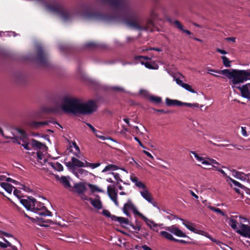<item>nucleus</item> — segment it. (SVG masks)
Instances as JSON below:
<instances>
[{"label":"nucleus","mask_w":250,"mask_h":250,"mask_svg":"<svg viewBox=\"0 0 250 250\" xmlns=\"http://www.w3.org/2000/svg\"><path fill=\"white\" fill-rule=\"evenodd\" d=\"M223 73L229 79L231 80L232 83L236 85L244 83L247 80H250V69L239 70L232 69L231 70L226 69Z\"/></svg>","instance_id":"obj_3"},{"label":"nucleus","mask_w":250,"mask_h":250,"mask_svg":"<svg viewBox=\"0 0 250 250\" xmlns=\"http://www.w3.org/2000/svg\"><path fill=\"white\" fill-rule=\"evenodd\" d=\"M236 232L242 236L250 239V227L247 225L241 223L240 229L236 230Z\"/></svg>","instance_id":"obj_12"},{"label":"nucleus","mask_w":250,"mask_h":250,"mask_svg":"<svg viewBox=\"0 0 250 250\" xmlns=\"http://www.w3.org/2000/svg\"><path fill=\"white\" fill-rule=\"evenodd\" d=\"M97 108V105L93 100H89L86 103H82L80 101L78 113L83 115L90 114Z\"/></svg>","instance_id":"obj_6"},{"label":"nucleus","mask_w":250,"mask_h":250,"mask_svg":"<svg viewBox=\"0 0 250 250\" xmlns=\"http://www.w3.org/2000/svg\"><path fill=\"white\" fill-rule=\"evenodd\" d=\"M140 193L141 196L145 199L149 203L153 205V206H155L153 203L152 201V198L150 194V193L148 192L147 188L144 190H140Z\"/></svg>","instance_id":"obj_15"},{"label":"nucleus","mask_w":250,"mask_h":250,"mask_svg":"<svg viewBox=\"0 0 250 250\" xmlns=\"http://www.w3.org/2000/svg\"><path fill=\"white\" fill-rule=\"evenodd\" d=\"M130 180L135 184V185L139 189L144 190L147 188L145 184L139 181L138 178L134 175H131L130 177Z\"/></svg>","instance_id":"obj_14"},{"label":"nucleus","mask_w":250,"mask_h":250,"mask_svg":"<svg viewBox=\"0 0 250 250\" xmlns=\"http://www.w3.org/2000/svg\"><path fill=\"white\" fill-rule=\"evenodd\" d=\"M208 208L209 209H210L211 210H212L217 213H219L223 216H226V214L219 208H215L214 207H212V206H209Z\"/></svg>","instance_id":"obj_36"},{"label":"nucleus","mask_w":250,"mask_h":250,"mask_svg":"<svg viewBox=\"0 0 250 250\" xmlns=\"http://www.w3.org/2000/svg\"><path fill=\"white\" fill-rule=\"evenodd\" d=\"M136 223V225H133L132 223H130L129 225L134 230H136L137 231H140V229H141V225L138 223H137V222Z\"/></svg>","instance_id":"obj_44"},{"label":"nucleus","mask_w":250,"mask_h":250,"mask_svg":"<svg viewBox=\"0 0 250 250\" xmlns=\"http://www.w3.org/2000/svg\"><path fill=\"white\" fill-rule=\"evenodd\" d=\"M202 163L207 165H210L212 164H216L218 166L220 165L215 160L211 158H208L207 160H204L202 161Z\"/></svg>","instance_id":"obj_32"},{"label":"nucleus","mask_w":250,"mask_h":250,"mask_svg":"<svg viewBox=\"0 0 250 250\" xmlns=\"http://www.w3.org/2000/svg\"><path fill=\"white\" fill-rule=\"evenodd\" d=\"M149 99L152 103L159 104L162 102V99L160 97L155 96L153 95H150L149 96Z\"/></svg>","instance_id":"obj_29"},{"label":"nucleus","mask_w":250,"mask_h":250,"mask_svg":"<svg viewBox=\"0 0 250 250\" xmlns=\"http://www.w3.org/2000/svg\"><path fill=\"white\" fill-rule=\"evenodd\" d=\"M207 70L208 71V73H209L210 72H215L217 73L222 74L224 75V73H223V70H216V69H213L211 68L210 67H208L207 68Z\"/></svg>","instance_id":"obj_42"},{"label":"nucleus","mask_w":250,"mask_h":250,"mask_svg":"<svg viewBox=\"0 0 250 250\" xmlns=\"http://www.w3.org/2000/svg\"><path fill=\"white\" fill-rule=\"evenodd\" d=\"M201 232H202L201 233H202L203 234L202 235H204L203 233H204V232L201 231ZM205 236L208 237V238H209L211 241L213 242H215L216 243V244H218L219 243V241L216 240L215 239L213 238L212 237H211L209 234L208 233H206V235Z\"/></svg>","instance_id":"obj_47"},{"label":"nucleus","mask_w":250,"mask_h":250,"mask_svg":"<svg viewBox=\"0 0 250 250\" xmlns=\"http://www.w3.org/2000/svg\"><path fill=\"white\" fill-rule=\"evenodd\" d=\"M80 100L77 98L65 97L62 104V109L67 113H78Z\"/></svg>","instance_id":"obj_4"},{"label":"nucleus","mask_w":250,"mask_h":250,"mask_svg":"<svg viewBox=\"0 0 250 250\" xmlns=\"http://www.w3.org/2000/svg\"><path fill=\"white\" fill-rule=\"evenodd\" d=\"M31 144L33 147H36L39 149H42L43 147H46V146L42 143L34 139H31Z\"/></svg>","instance_id":"obj_22"},{"label":"nucleus","mask_w":250,"mask_h":250,"mask_svg":"<svg viewBox=\"0 0 250 250\" xmlns=\"http://www.w3.org/2000/svg\"><path fill=\"white\" fill-rule=\"evenodd\" d=\"M160 234L164 236L166 239L172 241L173 239V236L169 233L165 231H162L160 232Z\"/></svg>","instance_id":"obj_34"},{"label":"nucleus","mask_w":250,"mask_h":250,"mask_svg":"<svg viewBox=\"0 0 250 250\" xmlns=\"http://www.w3.org/2000/svg\"><path fill=\"white\" fill-rule=\"evenodd\" d=\"M142 64L145 65V66L150 69H157L159 67L158 65L155 63L154 62H141Z\"/></svg>","instance_id":"obj_24"},{"label":"nucleus","mask_w":250,"mask_h":250,"mask_svg":"<svg viewBox=\"0 0 250 250\" xmlns=\"http://www.w3.org/2000/svg\"><path fill=\"white\" fill-rule=\"evenodd\" d=\"M216 51L217 52L221 54H226L227 52L224 50L221 49L220 48H217Z\"/></svg>","instance_id":"obj_63"},{"label":"nucleus","mask_w":250,"mask_h":250,"mask_svg":"<svg viewBox=\"0 0 250 250\" xmlns=\"http://www.w3.org/2000/svg\"><path fill=\"white\" fill-rule=\"evenodd\" d=\"M100 166V163H90L86 161H85V167H90L93 169L95 168Z\"/></svg>","instance_id":"obj_35"},{"label":"nucleus","mask_w":250,"mask_h":250,"mask_svg":"<svg viewBox=\"0 0 250 250\" xmlns=\"http://www.w3.org/2000/svg\"><path fill=\"white\" fill-rule=\"evenodd\" d=\"M134 139L138 143L139 145L141 146H142L143 148H145L144 146L143 145V144L142 143L141 141L140 140V139L138 137H135Z\"/></svg>","instance_id":"obj_62"},{"label":"nucleus","mask_w":250,"mask_h":250,"mask_svg":"<svg viewBox=\"0 0 250 250\" xmlns=\"http://www.w3.org/2000/svg\"><path fill=\"white\" fill-rule=\"evenodd\" d=\"M118 169L119 167L113 164H108L105 166V167L104 168V169L102 170V172H105L109 171H113Z\"/></svg>","instance_id":"obj_26"},{"label":"nucleus","mask_w":250,"mask_h":250,"mask_svg":"<svg viewBox=\"0 0 250 250\" xmlns=\"http://www.w3.org/2000/svg\"><path fill=\"white\" fill-rule=\"evenodd\" d=\"M89 201L94 208L98 209L102 208V203L100 199L89 198Z\"/></svg>","instance_id":"obj_17"},{"label":"nucleus","mask_w":250,"mask_h":250,"mask_svg":"<svg viewBox=\"0 0 250 250\" xmlns=\"http://www.w3.org/2000/svg\"><path fill=\"white\" fill-rule=\"evenodd\" d=\"M129 210H131L135 215H138L145 222H148L149 219L144 216L142 213L138 211L135 205L133 204L130 199H128L127 202L124 205L123 208V212L127 216H130V213L128 211Z\"/></svg>","instance_id":"obj_7"},{"label":"nucleus","mask_w":250,"mask_h":250,"mask_svg":"<svg viewBox=\"0 0 250 250\" xmlns=\"http://www.w3.org/2000/svg\"><path fill=\"white\" fill-rule=\"evenodd\" d=\"M110 174H112L114 176V179L117 181V182L115 183L116 185H118L119 182H123V180L121 179L120 177V175L119 173L111 172Z\"/></svg>","instance_id":"obj_39"},{"label":"nucleus","mask_w":250,"mask_h":250,"mask_svg":"<svg viewBox=\"0 0 250 250\" xmlns=\"http://www.w3.org/2000/svg\"><path fill=\"white\" fill-rule=\"evenodd\" d=\"M20 139H21L23 143L26 142V140L27 139V135L26 133L24 134L22 136H21Z\"/></svg>","instance_id":"obj_57"},{"label":"nucleus","mask_w":250,"mask_h":250,"mask_svg":"<svg viewBox=\"0 0 250 250\" xmlns=\"http://www.w3.org/2000/svg\"><path fill=\"white\" fill-rule=\"evenodd\" d=\"M112 89L114 90V91H121L124 90V89L122 87H119V86H113L112 87Z\"/></svg>","instance_id":"obj_60"},{"label":"nucleus","mask_w":250,"mask_h":250,"mask_svg":"<svg viewBox=\"0 0 250 250\" xmlns=\"http://www.w3.org/2000/svg\"><path fill=\"white\" fill-rule=\"evenodd\" d=\"M103 4L108 5L116 11L112 15H106L94 10L93 6L90 4L83 5L81 8V14L83 18L87 20L95 21L110 22L115 20H122L128 26L139 30L153 31L154 26L152 21H147L146 26H141L139 22L140 17L138 12L130 4L128 0H100Z\"/></svg>","instance_id":"obj_1"},{"label":"nucleus","mask_w":250,"mask_h":250,"mask_svg":"<svg viewBox=\"0 0 250 250\" xmlns=\"http://www.w3.org/2000/svg\"><path fill=\"white\" fill-rule=\"evenodd\" d=\"M86 124L91 129L94 133H96V132H100V131H98L95 129L94 127L90 123H87Z\"/></svg>","instance_id":"obj_53"},{"label":"nucleus","mask_w":250,"mask_h":250,"mask_svg":"<svg viewBox=\"0 0 250 250\" xmlns=\"http://www.w3.org/2000/svg\"><path fill=\"white\" fill-rule=\"evenodd\" d=\"M113 217L115 219V220H114V221H117L121 225L125 224L129 225L131 223L127 218L123 217L113 216Z\"/></svg>","instance_id":"obj_18"},{"label":"nucleus","mask_w":250,"mask_h":250,"mask_svg":"<svg viewBox=\"0 0 250 250\" xmlns=\"http://www.w3.org/2000/svg\"><path fill=\"white\" fill-rule=\"evenodd\" d=\"M22 146L26 150H30L31 148L29 146V143L27 142L23 143L22 144Z\"/></svg>","instance_id":"obj_56"},{"label":"nucleus","mask_w":250,"mask_h":250,"mask_svg":"<svg viewBox=\"0 0 250 250\" xmlns=\"http://www.w3.org/2000/svg\"><path fill=\"white\" fill-rule=\"evenodd\" d=\"M146 223V225L149 227V228L150 229H152V227H151V224H153V226L154 227H157V224H155L154 221H152V220H150L149 219V221H148V222H145Z\"/></svg>","instance_id":"obj_54"},{"label":"nucleus","mask_w":250,"mask_h":250,"mask_svg":"<svg viewBox=\"0 0 250 250\" xmlns=\"http://www.w3.org/2000/svg\"><path fill=\"white\" fill-rule=\"evenodd\" d=\"M14 194L19 199H21V191L15 188L13 192Z\"/></svg>","instance_id":"obj_50"},{"label":"nucleus","mask_w":250,"mask_h":250,"mask_svg":"<svg viewBox=\"0 0 250 250\" xmlns=\"http://www.w3.org/2000/svg\"><path fill=\"white\" fill-rule=\"evenodd\" d=\"M241 130H242V135L244 136H247V131L246 130V127H241Z\"/></svg>","instance_id":"obj_61"},{"label":"nucleus","mask_w":250,"mask_h":250,"mask_svg":"<svg viewBox=\"0 0 250 250\" xmlns=\"http://www.w3.org/2000/svg\"><path fill=\"white\" fill-rule=\"evenodd\" d=\"M229 180H230V181L232 183H233L235 186H236V187H239V188H242V189H247V188H246L245 186H244V185H242V184H241V183H240L239 182H237V181H235V180H234L232 179V178H231L230 177H229Z\"/></svg>","instance_id":"obj_33"},{"label":"nucleus","mask_w":250,"mask_h":250,"mask_svg":"<svg viewBox=\"0 0 250 250\" xmlns=\"http://www.w3.org/2000/svg\"><path fill=\"white\" fill-rule=\"evenodd\" d=\"M175 235L178 237H188L189 238L188 236L185 233H184L181 230H180L178 228Z\"/></svg>","instance_id":"obj_40"},{"label":"nucleus","mask_w":250,"mask_h":250,"mask_svg":"<svg viewBox=\"0 0 250 250\" xmlns=\"http://www.w3.org/2000/svg\"><path fill=\"white\" fill-rule=\"evenodd\" d=\"M85 46L88 48H96L97 44L93 42H89L85 44Z\"/></svg>","instance_id":"obj_51"},{"label":"nucleus","mask_w":250,"mask_h":250,"mask_svg":"<svg viewBox=\"0 0 250 250\" xmlns=\"http://www.w3.org/2000/svg\"><path fill=\"white\" fill-rule=\"evenodd\" d=\"M37 157L39 160H42L43 157V154L42 152L39 151L37 152Z\"/></svg>","instance_id":"obj_55"},{"label":"nucleus","mask_w":250,"mask_h":250,"mask_svg":"<svg viewBox=\"0 0 250 250\" xmlns=\"http://www.w3.org/2000/svg\"><path fill=\"white\" fill-rule=\"evenodd\" d=\"M49 165H50L54 169L58 171H62L63 169V166L59 162L56 163H49Z\"/></svg>","instance_id":"obj_27"},{"label":"nucleus","mask_w":250,"mask_h":250,"mask_svg":"<svg viewBox=\"0 0 250 250\" xmlns=\"http://www.w3.org/2000/svg\"><path fill=\"white\" fill-rule=\"evenodd\" d=\"M166 104L168 106H175V105L181 106L185 105V106H189V107H192V106L196 107H199V104L198 103L191 104L190 103H183L178 100H172V99H170L168 98H167L166 99Z\"/></svg>","instance_id":"obj_9"},{"label":"nucleus","mask_w":250,"mask_h":250,"mask_svg":"<svg viewBox=\"0 0 250 250\" xmlns=\"http://www.w3.org/2000/svg\"><path fill=\"white\" fill-rule=\"evenodd\" d=\"M50 121H44V122H36L33 121L30 123V125L33 127L39 128L41 126L48 125Z\"/></svg>","instance_id":"obj_20"},{"label":"nucleus","mask_w":250,"mask_h":250,"mask_svg":"<svg viewBox=\"0 0 250 250\" xmlns=\"http://www.w3.org/2000/svg\"><path fill=\"white\" fill-rule=\"evenodd\" d=\"M103 215L104 216L110 218L112 221L115 220V219L113 218V216H116L114 215L111 214L110 211L107 209H104L102 212Z\"/></svg>","instance_id":"obj_37"},{"label":"nucleus","mask_w":250,"mask_h":250,"mask_svg":"<svg viewBox=\"0 0 250 250\" xmlns=\"http://www.w3.org/2000/svg\"><path fill=\"white\" fill-rule=\"evenodd\" d=\"M181 221L183 222V224L189 230L196 233L203 234L202 233H201L200 231L201 230H197L196 229L193 228L191 226V224L189 222L185 221V220L183 219H180Z\"/></svg>","instance_id":"obj_16"},{"label":"nucleus","mask_w":250,"mask_h":250,"mask_svg":"<svg viewBox=\"0 0 250 250\" xmlns=\"http://www.w3.org/2000/svg\"><path fill=\"white\" fill-rule=\"evenodd\" d=\"M72 145L73 146H74V147L75 148V149L76 150V152L75 153V154L77 156V157H79V155L78 154H79L80 153V148L79 147V146L77 145L76 144V143L75 142H73L72 143Z\"/></svg>","instance_id":"obj_46"},{"label":"nucleus","mask_w":250,"mask_h":250,"mask_svg":"<svg viewBox=\"0 0 250 250\" xmlns=\"http://www.w3.org/2000/svg\"><path fill=\"white\" fill-rule=\"evenodd\" d=\"M99 133H101V132L100 131V132H96V133H94L95 136L97 138H99V139H101L102 140H107V139H110L109 138L105 137V136H103V135H101L99 134Z\"/></svg>","instance_id":"obj_48"},{"label":"nucleus","mask_w":250,"mask_h":250,"mask_svg":"<svg viewBox=\"0 0 250 250\" xmlns=\"http://www.w3.org/2000/svg\"><path fill=\"white\" fill-rule=\"evenodd\" d=\"M88 187L91 189L92 192H104V191L102 189L99 188L97 186L92 184H89Z\"/></svg>","instance_id":"obj_31"},{"label":"nucleus","mask_w":250,"mask_h":250,"mask_svg":"<svg viewBox=\"0 0 250 250\" xmlns=\"http://www.w3.org/2000/svg\"><path fill=\"white\" fill-rule=\"evenodd\" d=\"M176 83L180 85L181 86L183 87V84H184L185 83H183V82L179 78H177L176 79Z\"/></svg>","instance_id":"obj_58"},{"label":"nucleus","mask_w":250,"mask_h":250,"mask_svg":"<svg viewBox=\"0 0 250 250\" xmlns=\"http://www.w3.org/2000/svg\"><path fill=\"white\" fill-rule=\"evenodd\" d=\"M17 131L19 132V134H21V136H22L26 133L25 131L21 129L18 128Z\"/></svg>","instance_id":"obj_64"},{"label":"nucleus","mask_w":250,"mask_h":250,"mask_svg":"<svg viewBox=\"0 0 250 250\" xmlns=\"http://www.w3.org/2000/svg\"><path fill=\"white\" fill-rule=\"evenodd\" d=\"M50 9L53 13L59 15L63 21H69L73 17V14L66 10L62 4L51 6Z\"/></svg>","instance_id":"obj_5"},{"label":"nucleus","mask_w":250,"mask_h":250,"mask_svg":"<svg viewBox=\"0 0 250 250\" xmlns=\"http://www.w3.org/2000/svg\"><path fill=\"white\" fill-rule=\"evenodd\" d=\"M177 229L178 228L174 226H172L171 227H168L166 229L170 231V232L172 233L173 234H175Z\"/></svg>","instance_id":"obj_45"},{"label":"nucleus","mask_w":250,"mask_h":250,"mask_svg":"<svg viewBox=\"0 0 250 250\" xmlns=\"http://www.w3.org/2000/svg\"><path fill=\"white\" fill-rule=\"evenodd\" d=\"M228 224L229 225L234 229L235 230V231H236V230L238 229V228H237V224H238V222H237L236 220H235V219L232 218H228Z\"/></svg>","instance_id":"obj_28"},{"label":"nucleus","mask_w":250,"mask_h":250,"mask_svg":"<svg viewBox=\"0 0 250 250\" xmlns=\"http://www.w3.org/2000/svg\"><path fill=\"white\" fill-rule=\"evenodd\" d=\"M66 166L71 170L76 169V167H85V163L81 161L76 158L72 157L71 161L65 163Z\"/></svg>","instance_id":"obj_10"},{"label":"nucleus","mask_w":250,"mask_h":250,"mask_svg":"<svg viewBox=\"0 0 250 250\" xmlns=\"http://www.w3.org/2000/svg\"><path fill=\"white\" fill-rule=\"evenodd\" d=\"M107 192L111 200L115 203L116 206H118L117 191L115 189V186L109 185L107 188Z\"/></svg>","instance_id":"obj_11"},{"label":"nucleus","mask_w":250,"mask_h":250,"mask_svg":"<svg viewBox=\"0 0 250 250\" xmlns=\"http://www.w3.org/2000/svg\"><path fill=\"white\" fill-rule=\"evenodd\" d=\"M74 188L76 191L79 194H83L86 190L85 186L82 183L75 185L74 186Z\"/></svg>","instance_id":"obj_23"},{"label":"nucleus","mask_w":250,"mask_h":250,"mask_svg":"<svg viewBox=\"0 0 250 250\" xmlns=\"http://www.w3.org/2000/svg\"><path fill=\"white\" fill-rule=\"evenodd\" d=\"M60 182L62 184L64 187L65 188H69L71 187L70 183L67 178L64 176H62L60 179Z\"/></svg>","instance_id":"obj_30"},{"label":"nucleus","mask_w":250,"mask_h":250,"mask_svg":"<svg viewBox=\"0 0 250 250\" xmlns=\"http://www.w3.org/2000/svg\"><path fill=\"white\" fill-rule=\"evenodd\" d=\"M222 59L223 60V64L227 67H230L231 61L226 56H222Z\"/></svg>","instance_id":"obj_38"},{"label":"nucleus","mask_w":250,"mask_h":250,"mask_svg":"<svg viewBox=\"0 0 250 250\" xmlns=\"http://www.w3.org/2000/svg\"><path fill=\"white\" fill-rule=\"evenodd\" d=\"M241 92V96L244 98H249L250 96V83H248L242 86L236 87Z\"/></svg>","instance_id":"obj_13"},{"label":"nucleus","mask_w":250,"mask_h":250,"mask_svg":"<svg viewBox=\"0 0 250 250\" xmlns=\"http://www.w3.org/2000/svg\"><path fill=\"white\" fill-rule=\"evenodd\" d=\"M174 23L175 25L176 26V27L177 28L180 29L182 31V30H183V26L180 23V21H178L176 20V21H174Z\"/></svg>","instance_id":"obj_49"},{"label":"nucleus","mask_w":250,"mask_h":250,"mask_svg":"<svg viewBox=\"0 0 250 250\" xmlns=\"http://www.w3.org/2000/svg\"><path fill=\"white\" fill-rule=\"evenodd\" d=\"M152 109L156 112H160L162 114H166V113H170V111L169 110H165L164 109H157L154 108H153Z\"/></svg>","instance_id":"obj_52"},{"label":"nucleus","mask_w":250,"mask_h":250,"mask_svg":"<svg viewBox=\"0 0 250 250\" xmlns=\"http://www.w3.org/2000/svg\"><path fill=\"white\" fill-rule=\"evenodd\" d=\"M167 218L169 219V220H172V219H174L175 218H177V219H180V218H179V217H178L176 215H173V214H170V215L169 216H167Z\"/></svg>","instance_id":"obj_59"},{"label":"nucleus","mask_w":250,"mask_h":250,"mask_svg":"<svg viewBox=\"0 0 250 250\" xmlns=\"http://www.w3.org/2000/svg\"><path fill=\"white\" fill-rule=\"evenodd\" d=\"M37 54L35 57L36 60L41 65L46 66L49 64L48 55L45 52L41 45H37Z\"/></svg>","instance_id":"obj_8"},{"label":"nucleus","mask_w":250,"mask_h":250,"mask_svg":"<svg viewBox=\"0 0 250 250\" xmlns=\"http://www.w3.org/2000/svg\"><path fill=\"white\" fill-rule=\"evenodd\" d=\"M182 87L184 88L185 89H186V90H187L188 91L191 93H197L195 90H194L193 89H192L191 88V87L190 85H189L187 83H185L184 84H183V86Z\"/></svg>","instance_id":"obj_41"},{"label":"nucleus","mask_w":250,"mask_h":250,"mask_svg":"<svg viewBox=\"0 0 250 250\" xmlns=\"http://www.w3.org/2000/svg\"><path fill=\"white\" fill-rule=\"evenodd\" d=\"M19 188L22 189L27 192H31L32 191L29 187L23 184H20V187H19Z\"/></svg>","instance_id":"obj_43"},{"label":"nucleus","mask_w":250,"mask_h":250,"mask_svg":"<svg viewBox=\"0 0 250 250\" xmlns=\"http://www.w3.org/2000/svg\"><path fill=\"white\" fill-rule=\"evenodd\" d=\"M0 185L9 193H11L12 191L13 188H15V187L12 185L5 182L0 183Z\"/></svg>","instance_id":"obj_21"},{"label":"nucleus","mask_w":250,"mask_h":250,"mask_svg":"<svg viewBox=\"0 0 250 250\" xmlns=\"http://www.w3.org/2000/svg\"><path fill=\"white\" fill-rule=\"evenodd\" d=\"M73 173L78 178L83 175H87L88 172L83 168H76L75 170H71Z\"/></svg>","instance_id":"obj_19"},{"label":"nucleus","mask_w":250,"mask_h":250,"mask_svg":"<svg viewBox=\"0 0 250 250\" xmlns=\"http://www.w3.org/2000/svg\"><path fill=\"white\" fill-rule=\"evenodd\" d=\"M21 203L28 211L38 214L40 216H36L38 220L42 222L50 223V220H44L42 218L41 216H51L52 214L51 211L48 210L44 204L41 202L37 201L36 199L31 196H28L26 199H21Z\"/></svg>","instance_id":"obj_2"},{"label":"nucleus","mask_w":250,"mask_h":250,"mask_svg":"<svg viewBox=\"0 0 250 250\" xmlns=\"http://www.w3.org/2000/svg\"><path fill=\"white\" fill-rule=\"evenodd\" d=\"M232 174L235 178L239 179L240 180H243L246 179V174H245V173L243 172H240L236 170L233 169L232 170Z\"/></svg>","instance_id":"obj_25"}]
</instances>
